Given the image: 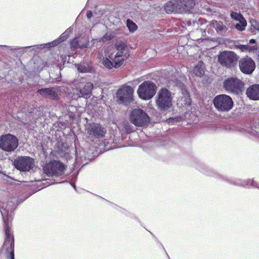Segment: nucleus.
I'll use <instances>...</instances> for the list:
<instances>
[{
    "mask_svg": "<svg viewBox=\"0 0 259 259\" xmlns=\"http://www.w3.org/2000/svg\"><path fill=\"white\" fill-rule=\"evenodd\" d=\"M130 55L129 49L125 43H116L114 48L106 53L103 58V64L108 69L118 68Z\"/></svg>",
    "mask_w": 259,
    "mask_h": 259,
    "instance_id": "1",
    "label": "nucleus"
},
{
    "mask_svg": "<svg viewBox=\"0 0 259 259\" xmlns=\"http://www.w3.org/2000/svg\"><path fill=\"white\" fill-rule=\"evenodd\" d=\"M5 238L3 248L7 252V259H14V238L11 230V222L3 217Z\"/></svg>",
    "mask_w": 259,
    "mask_h": 259,
    "instance_id": "2",
    "label": "nucleus"
},
{
    "mask_svg": "<svg viewBox=\"0 0 259 259\" xmlns=\"http://www.w3.org/2000/svg\"><path fill=\"white\" fill-rule=\"evenodd\" d=\"M172 100L171 92L165 88H162L158 92L155 103L159 110L165 112L172 107Z\"/></svg>",
    "mask_w": 259,
    "mask_h": 259,
    "instance_id": "3",
    "label": "nucleus"
},
{
    "mask_svg": "<svg viewBox=\"0 0 259 259\" xmlns=\"http://www.w3.org/2000/svg\"><path fill=\"white\" fill-rule=\"evenodd\" d=\"M239 56L233 51H221L218 55V62L223 68L231 69L236 66Z\"/></svg>",
    "mask_w": 259,
    "mask_h": 259,
    "instance_id": "4",
    "label": "nucleus"
},
{
    "mask_svg": "<svg viewBox=\"0 0 259 259\" xmlns=\"http://www.w3.org/2000/svg\"><path fill=\"white\" fill-rule=\"evenodd\" d=\"M65 165L60 161L53 160L43 167L44 172L49 177H60L64 174Z\"/></svg>",
    "mask_w": 259,
    "mask_h": 259,
    "instance_id": "5",
    "label": "nucleus"
},
{
    "mask_svg": "<svg viewBox=\"0 0 259 259\" xmlns=\"http://www.w3.org/2000/svg\"><path fill=\"white\" fill-rule=\"evenodd\" d=\"M130 119L131 123L139 127L147 126L150 122V117L140 108H135L132 111Z\"/></svg>",
    "mask_w": 259,
    "mask_h": 259,
    "instance_id": "6",
    "label": "nucleus"
},
{
    "mask_svg": "<svg viewBox=\"0 0 259 259\" xmlns=\"http://www.w3.org/2000/svg\"><path fill=\"white\" fill-rule=\"evenodd\" d=\"M157 90L156 84L151 81H145L138 87L137 94L142 100H149L155 95Z\"/></svg>",
    "mask_w": 259,
    "mask_h": 259,
    "instance_id": "7",
    "label": "nucleus"
},
{
    "mask_svg": "<svg viewBox=\"0 0 259 259\" xmlns=\"http://www.w3.org/2000/svg\"><path fill=\"white\" fill-rule=\"evenodd\" d=\"M244 87L243 82L236 77H229L223 82L224 89L230 94L239 95L243 91Z\"/></svg>",
    "mask_w": 259,
    "mask_h": 259,
    "instance_id": "8",
    "label": "nucleus"
},
{
    "mask_svg": "<svg viewBox=\"0 0 259 259\" xmlns=\"http://www.w3.org/2000/svg\"><path fill=\"white\" fill-rule=\"evenodd\" d=\"M17 138L10 134L3 135L0 137V148L4 151L12 152L18 147Z\"/></svg>",
    "mask_w": 259,
    "mask_h": 259,
    "instance_id": "9",
    "label": "nucleus"
},
{
    "mask_svg": "<svg viewBox=\"0 0 259 259\" xmlns=\"http://www.w3.org/2000/svg\"><path fill=\"white\" fill-rule=\"evenodd\" d=\"M214 107L219 111L228 112L232 109L233 101L228 95L222 94L215 96L213 101Z\"/></svg>",
    "mask_w": 259,
    "mask_h": 259,
    "instance_id": "10",
    "label": "nucleus"
},
{
    "mask_svg": "<svg viewBox=\"0 0 259 259\" xmlns=\"http://www.w3.org/2000/svg\"><path fill=\"white\" fill-rule=\"evenodd\" d=\"M238 66L240 71L243 74H251L255 69L254 61L248 56H245L238 61Z\"/></svg>",
    "mask_w": 259,
    "mask_h": 259,
    "instance_id": "11",
    "label": "nucleus"
},
{
    "mask_svg": "<svg viewBox=\"0 0 259 259\" xmlns=\"http://www.w3.org/2000/svg\"><path fill=\"white\" fill-rule=\"evenodd\" d=\"M134 90L130 85H123L117 92V98L123 104L128 105L133 100Z\"/></svg>",
    "mask_w": 259,
    "mask_h": 259,
    "instance_id": "12",
    "label": "nucleus"
},
{
    "mask_svg": "<svg viewBox=\"0 0 259 259\" xmlns=\"http://www.w3.org/2000/svg\"><path fill=\"white\" fill-rule=\"evenodd\" d=\"M34 164V159L29 156H19L14 160L15 167L22 171L30 170Z\"/></svg>",
    "mask_w": 259,
    "mask_h": 259,
    "instance_id": "13",
    "label": "nucleus"
},
{
    "mask_svg": "<svg viewBox=\"0 0 259 259\" xmlns=\"http://www.w3.org/2000/svg\"><path fill=\"white\" fill-rule=\"evenodd\" d=\"M87 133L92 138L101 139L105 137L107 131L101 124L93 122L88 125Z\"/></svg>",
    "mask_w": 259,
    "mask_h": 259,
    "instance_id": "14",
    "label": "nucleus"
},
{
    "mask_svg": "<svg viewBox=\"0 0 259 259\" xmlns=\"http://www.w3.org/2000/svg\"><path fill=\"white\" fill-rule=\"evenodd\" d=\"M194 0H177L179 13L190 12L195 6Z\"/></svg>",
    "mask_w": 259,
    "mask_h": 259,
    "instance_id": "15",
    "label": "nucleus"
},
{
    "mask_svg": "<svg viewBox=\"0 0 259 259\" xmlns=\"http://www.w3.org/2000/svg\"><path fill=\"white\" fill-rule=\"evenodd\" d=\"M247 97L251 100H259V84H254L250 85L246 90Z\"/></svg>",
    "mask_w": 259,
    "mask_h": 259,
    "instance_id": "16",
    "label": "nucleus"
},
{
    "mask_svg": "<svg viewBox=\"0 0 259 259\" xmlns=\"http://www.w3.org/2000/svg\"><path fill=\"white\" fill-rule=\"evenodd\" d=\"M37 93L51 99L57 100L58 99V91L54 87L39 89Z\"/></svg>",
    "mask_w": 259,
    "mask_h": 259,
    "instance_id": "17",
    "label": "nucleus"
},
{
    "mask_svg": "<svg viewBox=\"0 0 259 259\" xmlns=\"http://www.w3.org/2000/svg\"><path fill=\"white\" fill-rule=\"evenodd\" d=\"M164 10L167 13H179L177 0H172L167 2L164 6Z\"/></svg>",
    "mask_w": 259,
    "mask_h": 259,
    "instance_id": "18",
    "label": "nucleus"
},
{
    "mask_svg": "<svg viewBox=\"0 0 259 259\" xmlns=\"http://www.w3.org/2000/svg\"><path fill=\"white\" fill-rule=\"evenodd\" d=\"M93 88V84L91 82L86 83L84 87L79 91L80 94L82 96H88L91 94Z\"/></svg>",
    "mask_w": 259,
    "mask_h": 259,
    "instance_id": "19",
    "label": "nucleus"
},
{
    "mask_svg": "<svg viewBox=\"0 0 259 259\" xmlns=\"http://www.w3.org/2000/svg\"><path fill=\"white\" fill-rule=\"evenodd\" d=\"M211 25L217 31H227V27L221 21H217V20H212L211 22Z\"/></svg>",
    "mask_w": 259,
    "mask_h": 259,
    "instance_id": "20",
    "label": "nucleus"
},
{
    "mask_svg": "<svg viewBox=\"0 0 259 259\" xmlns=\"http://www.w3.org/2000/svg\"><path fill=\"white\" fill-rule=\"evenodd\" d=\"M237 48L240 49L242 52H252L257 50L256 46H249L248 45H239L237 46Z\"/></svg>",
    "mask_w": 259,
    "mask_h": 259,
    "instance_id": "21",
    "label": "nucleus"
},
{
    "mask_svg": "<svg viewBox=\"0 0 259 259\" xmlns=\"http://www.w3.org/2000/svg\"><path fill=\"white\" fill-rule=\"evenodd\" d=\"M126 26L130 32H134L138 28L137 25L130 19H127L126 20Z\"/></svg>",
    "mask_w": 259,
    "mask_h": 259,
    "instance_id": "22",
    "label": "nucleus"
},
{
    "mask_svg": "<svg viewBox=\"0 0 259 259\" xmlns=\"http://www.w3.org/2000/svg\"><path fill=\"white\" fill-rule=\"evenodd\" d=\"M194 73L198 76H202L204 74V71L200 65H197L194 68Z\"/></svg>",
    "mask_w": 259,
    "mask_h": 259,
    "instance_id": "23",
    "label": "nucleus"
},
{
    "mask_svg": "<svg viewBox=\"0 0 259 259\" xmlns=\"http://www.w3.org/2000/svg\"><path fill=\"white\" fill-rule=\"evenodd\" d=\"M230 16L232 19L238 21H242V20L245 19L240 13H238L232 11L230 14Z\"/></svg>",
    "mask_w": 259,
    "mask_h": 259,
    "instance_id": "24",
    "label": "nucleus"
},
{
    "mask_svg": "<svg viewBox=\"0 0 259 259\" xmlns=\"http://www.w3.org/2000/svg\"><path fill=\"white\" fill-rule=\"evenodd\" d=\"M240 23H237L235 25V28L240 31H242L245 29V28L247 25L246 21L245 19L242 21H239Z\"/></svg>",
    "mask_w": 259,
    "mask_h": 259,
    "instance_id": "25",
    "label": "nucleus"
},
{
    "mask_svg": "<svg viewBox=\"0 0 259 259\" xmlns=\"http://www.w3.org/2000/svg\"><path fill=\"white\" fill-rule=\"evenodd\" d=\"M70 47L71 49L75 50L78 48H80L79 46V41L77 38L73 39L70 43Z\"/></svg>",
    "mask_w": 259,
    "mask_h": 259,
    "instance_id": "26",
    "label": "nucleus"
},
{
    "mask_svg": "<svg viewBox=\"0 0 259 259\" xmlns=\"http://www.w3.org/2000/svg\"><path fill=\"white\" fill-rule=\"evenodd\" d=\"M251 26L257 30H259V21H257L256 19H252L250 21Z\"/></svg>",
    "mask_w": 259,
    "mask_h": 259,
    "instance_id": "27",
    "label": "nucleus"
},
{
    "mask_svg": "<svg viewBox=\"0 0 259 259\" xmlns=\"http://www.w3.org/2000/svg\"><path fill=\"white\" fill-rule=\"evenodd\" d=\"M111 38H112V37L110 35H108V34H106L104 35V36L102 38V39L108 40L111 39Z\"/></svg>",
    "mask_w": 259,
    "mask_h": 259,
    "instance_id": "28",
    "label": "nucleus"
},
{
    "mask_svg": "<svg viewBox=\"0 0 259 259\" xmlns=\"http://www.w3.org/2000/svg\"><path fill=\"white\" fill-rule=\"evenodd\" d=\"M93 16V13L91 11H88L87 12V17L88 19H90Z\"/></svg>",
    "mask_w": 259,
    "mask_h": 259,
    "instance_id": "29",
    "label": "nucleus"
},
{
    "mask_svg": "<svg viewBox=\"0 0 259 259\" xmlns=\"http://www.w3.org/2000/svg\"><path fill=\"white\" fill-rule=\"evenodd\" d=\"M249 42L252 44H255L256 42V40L254 39H251L249 40Z\"/></svg>",
    "mask_w": 259,
    "mask_h": 259,
    "instance_id": "30",
    "label": "nucleus"
},
{
    "mask_svg": "<svg viewBox=\"0 0 259 259\" xmlns=\"http://www.w3.org/2000/svg\"><path fill=\"white\" fill-rule=\"evenodd\" d=\"M53 43H54V44H55L54 45H57V43L56 40L53 41Z\"/></svg>",
    "mask_w": 259,
    "mask_h": 259,
    "instance_id": "31",
    "label": "nucleus"
}]
</instances>
